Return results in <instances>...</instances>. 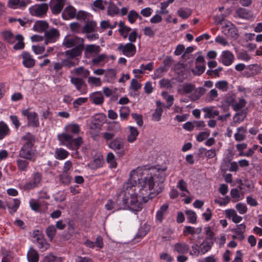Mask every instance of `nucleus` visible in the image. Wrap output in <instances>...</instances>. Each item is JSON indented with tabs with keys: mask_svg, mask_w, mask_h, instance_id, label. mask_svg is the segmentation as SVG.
Wrapping results in <instances>:
<instances>
[{
	"mask_svg": "<svg viewBox=\"0 0 262 262\" xmlns=\"http://www.w3.org/2000/svg\"><path fill=\"white\" fill-rule=\"evenodd\" d=\"M130 177L127 182L124 184V189L129 196V199L135 198L137 202L141 205V210L142 208V203H146L162 191L155 190L154 186L155 182L151 176L143 178H140V176L136 170H133L130 172Z\"/></svg>",
	"mask_w": 262,
	"mask_h": 262,
	"instance_id": "f257e3e1",
	"label": "nucleus"
},
{
	"mask_svg": "<svg viewBox=\"0 0 262 262\" xmlns=\"http://www.w3.org/2000/svg\"><path fill=\"white\" fill-rule=\"evenodd\" d=\"M125 191L123 186L121 191L117 194L116 202L108 200L105 205V208L107 210L113 209L118 210L123 209H129L134 212L141 211V205L137 202V199L135 198L129 199V196Z\"/></svg>",
	"mask_w": 262,
	"mask_h": 262,
	"instance_id": "f03ea898",
	"label": "nucleus"
},
{
	"mask_svg": "<svg viewBox=\"0 0 262 262\" xmlns=\"http://www.w3.org/2000/svg\"><path fill=\"white\" fill-rule=\"evenodd\" d=\"M66 133H63L58 136L59 140L62 145L66 146L68 148L73 150H77L83 143L82 138L78 137L73 138V135H78L80 132V128L78 124H70L65 127Z\"/></svg>",
	"mask_w": 262,
	"mask_h": 262,
	"instance_id": "7ed1b4c3",
	"label": "nucleus"
},
{
	"mask_svg": "<svg viewBox=\"0 0 262 262\" xmlns=\"http://www.w3.org/2000/svg\"><path fill=\"white\" fill-rule=\"evenodd\" d=\"M24 143L21 148L19 155L21 158L31 160L34 155V137L30 133H28L22 137Z\"/></svg>",
	"mask_w": 262,
	"mask_h": 262,
	"instance_id": "20e7f679",
	"label": "nucleus"
},
{
	"mask_svg": "<svg viewBox=\"0 0 262 262\" xmlns=\"http://www.w3.org/2000/svg\"><path fill=\"white\" fill-rule=\"evenodd\" d=\"M48 9V4L41 3L32 6L29 8V11L32 16L43 17L46 16Z\"/></svg>",
	"mask_w": 262,
	"mask_h": 262,
	"instance_id": "39448f33",
	"label": "nucleus"
},
{
	"mask_svg": "<svg viewBox=\"0 0 262 262\" xmlns=\"http://www.w3.org/2000/svg\"><path fill=\"white\" fill-rule=\"evenodd\" d=\"M108 147L116 151L119 156L124 155V142L121 138H116L108 144Z\"/></svg>",
	"mask_w": 262,
	"mask_h": 262,
	"instance_id": "423d86ee",
	"label": "nucleus"
},
{
	"mask_svg": "<svg viewBox=\"0 0 262 262\" xmlns=\"http://www.w3.org/2000/svg\"><path fill=\"white\" fill-rule=\"evenodd\" d=\"M22 114L27 117L28 120L27 124L29 126L37 127L39 125V119L37 113L34 112H30L28 109L22 111Z\"/></svg>",
	"mask_w": 262,
	"mask_h": 262,
	"instance_id": "0eeeda50",
	"label": "nucleus"
},
{
	"mask_svg": "<svg viewBox=\"0 0 262 262\" xmlns=\"http://www.w3.org/2000/svg\"><path fill=\"white\" fill-rule=\"evenodd\" d=\"M67 48L84 46V39L77 36H66L62 42Z\"/></svg>",
	"mask_w": 262,
	"mask_h": 262,
	"instance_id": "6e6552de",
	"label": "nucleus"
},
{
	"mask_svg": "<svg viewBox=\"0 0 262 262\" xmlns=\"http://www.w3.org/2000/svg\"><path fill=\"white\" fill-rule=\"evenodd\" d=\"M42 179V174L38 171L34 172L32 175L31 181L26 183L24 185V189L30 190L37 187Z\"/></svg>",
	"mask_w": 262,
	"mask_h": 262,
	"instance_id": "1a4fd4ad",
	"label": "nucleus"
},
{
	"mask_svg": "<svg viewBox=\"0 0 262 262\" xmlns=\"http://www.w3.org/2000/svg\"><path fill=\"white\" fill-rule=\"evenodd\" d=\"M118 51L128 57L134 56L136 53V47L135 45L131 43H127L125 45L120 44L117 48Z\"/></svg>",
	"mask_w": 262,
	"mask_h": 262,
	"instance_id": "9d476101",
	"label": "nucleus"
},
{
	"mask_svg": "<svg viewBox=\"0 0 262 262\" xmlns=\"http://www.w3.org/2000/svg\"><path fill=\"white\" fill-rule=\"evenodd\" d=\"M71 83L76 87V89L82 94L86 93L87 85L84 80L81 78L72 77Z\"/></svg>",
	"mask_w": 262,
	"mask_h": 262,
	"instance_id": "9b49d317",
	"label": "nucleus"
},
{
	"mask_svg": "<svg viewBox=\"0 0 262 262\" xmlns=\"http://www.w3.org/2000/svg\"><path fill=\"white\" fill-rule=\"evenodd\" d=\"M222 32L227 37L234 38L238 37V31L235 26L230 22L222 27Z\"/></svg>",
	"mask_w": 262,
	"mask_h": 262,
	"instance_id": "f8f14e48",
	"label": "nucleus"
},
{
	"mask_svg": "<svg viewBox=\"0 0 262 262\" xmlns=\"http://www.w3.org/2000/svg\"><path fill=\"white\" fill-rule=\"evenodd\" d=\"M59 35V32L56 29L53 28L48 31H46L45 33V37H46L45 44L47 45L49 43L55 42Z\"/></svg>",
	"mask_w": 262,
	"mask_h": 262,
	"instance_id": "ddd939ff",
	"label": "nucleus"
},
{
	"mask_svg": "<svg viewBox=\"0 0 262 262\" xmlns=\"http://www.w3.org/2000/svg\"><path fill=\"white\" fill-rule=\"evenodd\" d=\"M234 56L229 51H224L222 52L219 61L225 66L231 65L234 61Z\"/></svg>",
	"mask_w": 262,
	"mask_h": 262,
	"instance_id": "4468645a",
	"label": "nucleus"
},
{
	"mask_svg": "<svg viewBox=\"0 0 262 262\" xmlns=\"http://www.w3.org/2000/svg\"><path fill=\"white\" fill-rule=\"evenodd\" d=\"M31 2V1L9 0L8 5L12 9H24Z\"/></svg>",
	"mask_w": 262,
	"mask_h": 262,
	"instance_id": "2eb2a0df",
	"label": "nucleus"
},
{
	"mask_svg": "<svg viewBox=\"0 0 262 262\" xmlns=\"http://www.w3.org/2000/svg\"><path fill=\"white\" fill-rule=\"evenodd\" d=\"M23 64L26 68H31L34 66L35 60L28 52H24L21 54Z\"/></svg>",
	"mask_w": 262,
	"mask_h": 262,
	"instance_id": "dca6fc26",
	"label": "nucleus"
},
{
	"mask_svg": "<svg viewBox=\"0 0 262 262\" xmlns=\"http://www.w3.org/2000/svg\"><path fill=\"white\" fill-rule=\"evenodd\" d=\"M53 5L51 6V10L54 15L59 14L63 9L65 0H51Z\"/></svg>",
	"mask_w": 262,
	"mask_h": 262,
	"instance_id": "f3484780",
	"label": "nucleus"
},
{
	"mask_svg": "<svg viewBox=\"0 0 262 262\" xmlns=\"http://www.w3.org/2000/svg\"><path fill=\"white\" fill-rule=\"evenodd\" d=\"M83 49L84 46H77L71 50L66 51L65 55L69 58L73 59L74 58L80 56Z\"/></svg>",
	"mask_w": 262,
	"mask_h": 262,
	"instance_id": "a211bd4d",
	"label": "nucleus"
},
{
	"mask_svg": "<svg viewBox=\"0 0 262 262\" xmlns=\"http://www.w3.org/2000/svg\"><path fill=\"white\" fill-rule=\"evenodd\" d=\"M76 14V10L72 6L67 7L62 13V17L64 20L74 18Z\"/></svg>",
	"mask_w": 262,
	"mask_h": 262,
	"instance_id": "6ab92c4d",
	"label": "nucleus"
},
{
	"mask_svg": "<svg viewBox=\"0 0 262 262\" xmlns=\"http://www.w3.org/2000/svg\"><path fill=\"white\" fill-rule=\"evenodd\" d=\"M91 102L96 105H102L104 102V98L101 92H96L92 93L90 96Z\"/></svg>",
	"mask_w": 262,
	"mask_h": 262,
	"instance_id": "aec40b11",
	"label": "nucleus"
},
{
	"mask_svg": "<svg viewBox=\"0 0 262 262\" xmlns=\"http://www.w3.org/2000/svg\"><path fill=\"white\" fill-rule=\"evenodd\" d=\"M97 23L93 20L87 21L81 29L82 33H90L96 31Z\"/></svg>",
	"mask_w": 262,
	"mask_h": 262,
	"instance_id": "412c9836",
	"label": "nucleus"
},
{
	"mask_svg": "<svg viewBox=\"0 0 262 262\" xmlns=\"http://www.w3.org/2000/svg\"><path fill=\"white\" fill-rule=\"evenodd\" d=\"M193 92L190 95L189 98L192 101H195L205 94L206 90L203 87H199L194 89Z\"/></svg>",
	"mask_w": 262,
	"mask_h": 262,
	"instance_id": "4be33fe9",
	"label": "nucleus"
},
{
	"mask_svg": "<svg viewBox=\"0 0 262 262\" xmlns=\"http://www.w3.org/2000/svg\"><path fill=\"white\" fill-rule=\"evenodd\" d=\"M173 247L174 250L181 254L187 253L189 249L188 245L186 243H177Z\"/></svg>",
	"mask_w": 262,
	"mask_h": 262,
	"instance_id": "5701e85b",
	"label": "nucleus"
},
{
	"mask_svg": "<svg viewBox=\"0 0 262 262\" xmlns=\"http://www.w3.org/2000/svg\"><path fill=\"white\" fill-rule=\"evenodd\" d=\"M236 15L241 18L248 19L253 17L252 12L243 8H239L236 11Z\"/></svg>",
	"mask_w": 262,
	"mask_h": 262,
	"instance_id": "b1692460",
	"label": "nucleus"
},
{
	"mask_svg": "<svg viewBox=\"0 0 262 262\" xmlns=\"http://www.w3.org/2000/svg\"><path fill=\"white\" fill-rule=\"evenodd\" d=\"M29 262H38L39 254L33 247H30L27 255Z\"/></svg>",
	"mask_w": 262,
	"mask_h": 262,
	"instance_id": "393cba45",
	"label": "nucleus"
},
{
	"mask_svg": "<svg viewBox=\"0 0 262 262\" xmlns=\"http://www.w3.org/2000/svg\"><path fill=\"white\" fill-rule=\"evenodd\" d=\"M213 106L206 107L202 108V111L206 114L204 115L205 118H212L215 116H219V111L213 110Z\"/></svg>",
	"mask_w": 262,
	"mask_h": 262,
	"instance_id": "a878e982",
	"label": "nucleus"
},
{
	"mask_svg": "<svg viewBox=\"0 0 262 262\" xmlns=\"http://www.w3.org/2000/svg\"><path fill=\"white\" fill-rule=\"evenodd\" d=\"M103 161L102 157L99 156L88 164V166L94 170H96L103 166Z\"/></svg>",
	"mask_w": 262,
	"mask_h": 262,
	"instance_id": "bb28decb",
	"label": "nucleus"
},
{
	"mask_svg": "<svg viewBox=\"0 0 262 262\" xmlns=\"http://www.w3.org/2000/svg\"><path fill=\"white\" fill-rule=\"evenodd\" d=\"M119 27V32L123 38H126L128 35L129 32L131 31V28L124 24L122 21H120L118 24Z\"/></svg>",
	"mask_w": 262,
	"mask_h": 262,
	"instance_id": "cd10ccee",
	"label": "nucleus"
},
{
	"mask_svg": "<svg viewBox=\"0 0 262 262\" xmlns=\"http://www.w3.org/2000/svg\"><path fill=\"white\" fill-rule=\"evenodd\" d=\"M237 132L234 134L235 140L236 141H242L246 138V133L247 128L244 126H241L237 128Z\"/></svg>",
	"mask_w": 262,
	"mask_h": 262,
	"instance_id": "c85d7f7f",
	"label": "nucleus"
},
{
	"mask_svg": "<svg viewBox=\"0 0 262 262\" xmlns=\"http://www.w3.org/2000/svg\"><path fill=\"white\" fill-rule=\"evenodd\" d=\"M48 28V24L43 20L36 21L33 26L34 30L39 32L45 31Z\"/></svg>",
	"mask_w": 262,
	"mask_h": 262,
	"instance_id": "c756f323",
	"label": "nucleus"
},
{
	"mask_svg": "<svg viewBox=\"0 0 262 262\" xmlns=\"http://www.w3.org/2000/svg\"><path fill=\"white\" fill-rule=\"evenodd\" d=\"M37 244L38 248L41 251H44L47 250L50 245L46 242L41 235H39L36 238Z\"/></svg>",
	"mask_w": 262,
	"mask_h": 262,
	"instance_id": "7c9ffc66",
	"label": "nucleus"
},
{
	"mask_svg": "<svg viewBox=\"0 0 262 262\" xmlns=\"http://www.w3.org/2000/svg\"><path fill=\"white\" fill-rule=\"evenodd\" d=\"M213 242H209L207 240H204L202 243L199 246L201 254H204L209 251L213 245Z\"/></svg>",
	"mask_w": 262,
	"mask_h": 262,
	"instance_id": "2f4dec72",
	"label": "nucleus"
},
{
	"mask_svg": "<svg viewBox=\"0 0 262 262\" xmlns=\"http://www.w3.org/2000/svg\"><path fill=\"white\" fill-rule=\"evenodd\" d=\"M107 13L111 16H114L120 14V10L115 4L110 2L107 7Z\"/></svg>",
	"mask_w": 262,
	"mask_h": 262,
	"instance_id": "473e14b6",
	"label": "nucleus"
},
{
	"mask_svg": "<svg viewBox=\"0 0 262 262\" xmlns=\"http://www.w3.org/2000/svg\"><path fill=\"white\" fill-rule=\"evenodd\" d=\"M129 134L127 136V141L130 143H133L136 140L139 135V132L137 128L134 126H129Z\"/></svg>",
	"mask_w": 262,
	"mask_h": 262,
	"instance_id": "72a5a7b5",
	"label": "nucleus"
},
{
	"mask_svg": "<svg viewBox=\"0 0 262 262\" xmlns=\"http://www.w3.org/2000/svg\"><path fill=\"white\" fill-rule=\"evenodd\" d=\"M169 207L168 203H165L162 205L159 210H158L156 213V219L159 222H162L163 219V216Z\"/></svg>",
	"mask_w": 262,
	"mask_h": 262,
	"instance_id": "f704fd0d",
	"label": "nucleus"
},
{
	"mask_svg": "<svg viewBox=\"0 0 262 262\" xmlns=\"http://www.w3.org/2000/svg\"><path fill=\"white\" fill-rule=\"evenodd\" d=\"M246 116L247 111L246 110H243L235 114L233 118V122L235 123H240L244 120Z\"/></svg>",
	"mask_w": 262,
	"mask_h": 262,
	"instance_id": "c9c22d12",
	"label": "nucleus"
},
{
	"mask_svg": "<svg viewBox=\"0 0 262 262\" xmlns=\"http://www.w3.org/2000/svg\"><path fill=\"white\" fill-rule=\"evenodd\" d=\"M130 110L128 106H121L119 110V115L121 120H127L129 116Z\"/></svg>",
	"mask_w": 262,
	"mask_h": 262,
	"instance_id": "e433bc0d",
	"label": "nucleus"
},
{
	"mask_svg": "<svg viewBox=\"0 0 262 262\" xmlns=\"http://www.w3.org/2000/svg\"><path fill=\"white\" fill-rule=\"evenodd\" d=\"M76 75L81 76L83 78H86L90 75V71L85 69L83 67H80L73 70Z\"/></svg>",
	"mask_w": 262,
	"mask_h": 262,
	"instance_id": "4c0bfd02",
	"label": "nucleus"
},
{
	"mask_svg": "<svg viewBox=\"0 0 262 262\" xmlns=\"http://www.w3.org/2000/svg\"><path fill=\"white\" fill-rule=\"evenodd\" d=\"M2 35L4 39L10 44H13L15 41V36L10 31L2 32Z\"/></svg>",
	"mask_w": 262,
	"mask_h": 262,
	"instance_id": "58836bf2",
	"label": "nucleus"
},
{
	"mask_svg": "<svg viewBox=\"0 0 262 262\" xmlns=\"http://www.w3.org/2000/svg\"><path fill=\"white\" fill-rule=\"evenodd\" d=\"M24 37L20 34H17L15 36V40L17 41V42L14 45V50H18L24 48L25 43L24 42Z\"/></svg>",
	"mask_w": 262,
	"mask_h": 262,
	"instance_id": "ea45409f",
	"label": "nucleus"
},
{
	"mask_svg": "<svg viewBox=\"0 0 262 262\" xmlns=\"http://www.w3.org/2000/svg\"><path fill=\"white\" fill-rule=\"evenodd\" d=\"M178 15L183 19L188 18L192 14V11L189 8H180L177 11Z\"/></svg>",
	"mask_w": 262,
	"mask_h": 262,
	"instance_id": "a19ab883",
	"label": "nucleus"
},
{
	"mask_svg": "<svg viewBox=\"0 0 262 262\" xmlns=\"http://www.w3.org/2000/svg\"><path fill=\"white\" fill-rule=\"evenodd\" d=\"M246 104V101L244 99H240L239 101L233 102L231 104V106L235 111H238L244 108Z\"/></svg>",
	"mask_w": 262,
	"mask_h": 262,
	"instance_id": "79ce46f5",
	"label": "nucleus"
},
{
	"mask_svg": "<svg viewBox=\"0 0 262 262\" xmlns=\"http://www.w3.org/2000/svg\"><path fill=\"white\" fill-rule=\"evenodd\" d=\"M10 129L4 122H0V140L9 134Z\"/></svg>",
	"mask_w": 262,
	"mask_h": 262,
	"instance_id": "37998d69",
	"label": "nucleus"
},
{
	"mask_svg": "<svg viewBox=\"0 0 262 262\" xmlns=\"http://www.w3.org/2000/svg\"><path fill=\"white\" fill-rule=\"evenodd\" d=\"M16 164L18 169L19 170L26 171L29 167V162L23 159H18L16 160Z\"/></svg>",
	"mask_w": 262,
	"mask_h": 262,
	"instance_id": "c03bdc74",
	"label": "nucleus"
},
{
	"mask_svg": "<svg viewBox=\"0 0 262 262\" xmlns=\"http://www.w3.org/2000/svg\"><path fill=\"white\" fill-rule=\"evenodd\" d=\"M56 158L59 160L66 159L69 155L66 150L62 148H57L55 150Z\"/></svg>",
	"mask_w": 262,
	"mask_h": 262,
	"instance_id": "a18cd8bd",
	"label": "nucleus"
},
{
	"mask_svg": "<svg viewBox=\"0 0 262 262\" xmlns=\"http://www.w3.org/2000/svg\"><path fill=\"white\" fill-rule=\"evenodd\" d=\"M106 162L110 164L111 168H116L117 166V162L114 155L112 152L107 154L106 157Z\"/></svg>",
	"mask_w": 262,
	"mask_h": 262,
	"instance_id": "49530a36",
	"label": "nucleus"
},
{
	"mask_svg": "<svg viewBox=\"0 0 262 262\" xmlns=\"http://www.w3.org/2000/svg\"><path fill=\"white\" fill-rule=\"evenodd\" d=\"M204 230L205 231V233L207 235V237L205 238V240L208 239V241L213 242L214 243L215 239L214 237L215 233L212 230L211 227L210 226L206 227L204 228Z\"/></svg>",
	"mask_w": 262,
	"mask_h": 262,
	"instance_id": "de8ad7c7",
	"label": "nucleus"
},
{
	"mask_svg": "<svg viewBox=\"0 0 262 262\" xmlns=\"http://www.w3.org/2000/svg\"><path fill=\"white\" fill-rule=\"evenodd\" d=\"M100 47L95 45H89L85 48V52L86 53L97 54L100 52Z\"/></svg>",
	"mask_w": 262,
	"mask_h": 262,
	"instance_id": "09e8293b",
	"label": "nucleus"
},
{
	"mask_svg": "<svg viewBox=\"0 0 262 262\" xmlns=\"http://www.w3.org/2000/svg\"><path fill=\"white\" fill-rule=\"evenodd\" d=\"M103 61H104L105 62L108 61V57L104 54L99 55L97 57L94 58L92 59V62L93 64L97 65Z\"/></svg>",
	"mask_w": 262,
	"mask_h": 262,
	"instance_id": "8fccbe9b",
	"label": "nucleus"
},
{
	"mask_svg": "<svg viewBox=\"0 0 262 262\" xmlns=\"http://www.w3.org/2000/svg\"><path fill=\"white\" fill-rule=\"evenodd\" d=\"M217 96V91L215 89H212L206 95V100L208 102H211L215 100Z\"/></svg>",
	"mask_w": 262,
	"mask_h": 262,
	"instance_id": "3c124183",
	"label": "nucleus"
},
{
	"mask_svg": "<svg viewBox=\"0 0 262 262\" xmlns=\"http://www.w3.org/2000/svg\"><path fill=\"white\" fill-rule=\"evenodd\" d=\"M215 86L223 92H226L228 89V83L225 80L219 81L215 83Z\"/></svg>",
	"mask_w": 262,
	"mask_h": 262,
	"instance_id": "603ef678",
	"label": "nucleus"
},
{
	"mask_svg": "<svg viewBox=\"0 0 262 262\" xmlns=\"http://www.w3.org/2000/svg\"><path fill=\"white\" fill-rule=\"evenodd\" d=\"M154 178L155 184L157 183H163L165 180L166 174L163 171L159 172L158 174H155L152 176Z\"/></svg>",
	"mask_w": 262,
	"mask_h": 262,
	"instance_id": "864d4df0",
	"label": "nucleus"
},
{
	"mask_svg": "<svg viewBox=\"0 0 262 262\" xmlns=\"http://www.w3.org/2000/svg\"><path fill=\"white\" fill-rule=\"evenodd\" d=\"M59 181L64 185H68L71 182V177L68 174V172H62L59 176Z\"/></svg>",
	"mask_w": 262,
	"mask_h": 262,
	"instance_id": "5fc2aeb1",
	"label": "nucleus"
},
{
	"mask_svg": "<svg viewBox=\"0 0 262 262\" xmlns=\"http://www.w3.org/2000/svg\"><path fill=\"white\" fill-rule=\"evenodd\" d=\"M186 214L187 216V220L189 223L194 224L196 222V214L194 211L189 210L186 211Z\"/></svg>",
	"mask_w": 262,
	"mask_h": 262,
	"instance_id": "6e6d98bb",
	"label": "nucleus"
},
{
	"mask_svg": "<svg viewBox=\"0 0 262 262\" xmlns=\"http://www.w3.org/2000/svg\"><path fill=\"white\" fill-rule=\"evenodd\" d=\"M247 69L251 71V73L249 75V76L255 75L259 73L261 70L260 66L257 64L250 65L248 66Z\"/></svg>",
	"mask_w": 262,
	"mask_h": 262,
	"instance_id": "4d7b16f0",
	"label": "nucleus"
},
{
	"mask_svg": "<svg viewBox=\"0 0 262 262\" xmlns=\"http://www.w3.org/2000/svg\"><path fill=\"white\" fill-rule=\"evenodd\" d=\"M195 89L194 85L191 83H185L182 87L183 93L188 94L191 93Z\"/></svg>",
	"mask_w": 262,
	"mask_h": 262,
	"instance_id": "13d9d810",
	"label": "nucleus"
},
{
	"mask_svg": "<svg viewBox=\"0 0 262 262\" xmlns=\"http://www.w3.org/2000/svg\"><path fill=\"white\" fill-rule=\"evenodd\" d=\"M20 205V201L17 199H15L13 201L12 204H9L8 206V209L10 210L11 213L15 212Z\"/></svg>",
	"mask_w": 262,
	"mask_h": 262,
	"instance_id": "bf43d9fd",
	"label": "nucleus"
},
{
	"mask_svg": "<svg viewBox=\"0 0 262 262\" xmlns=\"http://www.w3.org/2000/svg\"><path fill=\"white\" fill-rule=\"evenodd\" d=\"M46 232L48 237L52 241L56 234V230L54 226L51 225L47 228Z\"/></svg>",
	"mask_w": 262,
	"mask_h": 262,
	"instance_id": "052dcab7",
	"label": "nucleus"
},
{
	"mask_svg": "<svg viewBox=\"0 0 262 262\" xmlns=\"http://www.w3.org/2000/svg\"><path fill=\"white\" fill-rule=\"evenodd\" d=\"M163 112L162 107H157L152 115V120L159 121L161 119Z\"/></svg>",
	"mask_w": 262,
	"mask_h": 262,
	"instance_id": "680f3d73",
	"label": "nucleus"
},
{
	"mask_svg": "<svg viewBox=\"0 0 262 262\" xmlns=\"http://www.w3.org/2000/svg\"><path fill=\"white\" fill-rule=\"evenodd\" d=\"M62 62L63 66L70 68L77 65L79 61L77 60L76 61H73L72 59L67 57V59L63 60Z\"/></svg>",
	"mask_w": 262,
	"mask_h": 262,
	"instance_id": "e2e57ef3",
	"label": "nucleus"
},
{
	"mask_svg": "<svg viewBox=\"0 0 262 262\" xmlns=\"http://www.w3.org/2000/svg\"><path fill=\"white\" fill-rule=\"evenodd\" d=\"M138 17V13L134 10L130 11L127 15V18L129 22L134 24Z\"/></svg>",
	"mask_w": 262,
	"mask_h": 262,
	"instance_id": "0e129e2a",
	"label": "nucleus"
},
{
	"mask_svg": "<svg viewBox=\"0 0 262 262\" xmlns=\"http://www.w3.org/2000/svg\"><path fill=\"white\" fill-rule=\"evenodd\" d=\"M167 70L165 67H160L156 69L154 72L155 78H161L163 76V73L166 72Z\"/></svg>",
	"mask_w": 262,
	"mask_h": 262,
	"instance_id": "69168bd1",
	"label": "nucleus"
},
{
	"mask_svg": "<svg viewBox=\"0 0 262 262\" xmlns=\"http://www.w3.org/2000/svg\"><path fill=\"white\" fill-rule=\"evenodd\" d=\"M235 208L241 214H245L247 212V207L246 205L242 203H237L235 206Z\"/></svg>",
	"mask_w": 262,
	"mask_h": 262,
	"instance_id": "338daca9",
	"label": "nucleus"
},
{
	"mask_svg": "<svg viewBox=\"0 0 262 262\" xmlns=\"http://www.w3.org/2000/svg\"><path fill=\"white\" fill-rule=\"evenodd\" d=\"M187 183L183 180H180L177 184V187L182 191H185L187 193L189 194L190 192L187 188Z\"/></svg>",
	"mask_w": 262,
	"mask_h": 262,
	"instance_id": "774afa93",
	"label": "nucleus"
}]
</instances>
